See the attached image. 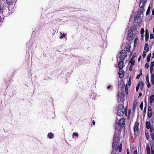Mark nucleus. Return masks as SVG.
Wrapping results in <instances>:
<instances>
[{
    "label": "nucleus",
    "mask_w": 154,
    "mask_h": 154,
    "mask_svg": "<svg viewBox=\"0 0 154 154\" xmlns=\"http://www.w3.org/2000/svg\"><path fill=\"white\" fill-rule=\"evenodd\" d=\"M119 146V134L115 133L114 136L112 145V152L114 151H117Z\"/></svg>",
    "instance_id": "f257e3e1"
},
{
    "label": "nucleus",
    "mask_w": 154,
    "mask_h": 154,
    "mask_svg": "<svg viewBox=\"0 0 154 154\" xmlns=\"http://www.w3.org/2000/svg\"><path fill=\"white\" fill-rule=\"evenodd\" d=\"M127 107H126L125 109L122 104H119L117 109V115L118 116H122L124 115L125 112L126 115L127 113Z\"/></svg>",
    "instance_id": "f03ea898"
},
{
    "label": "nucleus",
    "mask_w": 154,
    "mask_h": 154,
    "mask_svg": "<svg viewBox=\"0 0 154 154\" xmlns=\"http://www.w3.org/2000/svg\"><path fill=\"white\" fill-rule=\"evenodd\" d=\"M117 96L118 98V102H122L124 101L125 98V94L124 92L119 93Z\"/></svg>",
    "instance_id": "7ed1b4c3"
},
{
    "label": "nucleus",
    "mask_w": 154,
    "mask_h": 154,
    "mask_svg": "<svg viewBox=\"0 0 154 154\" xmlns=\"http://www.w3.org/2000/svg\"><path fill=\"white\" fill-rule=\"evenodd\" d=\"M127 52L125 50H122L120 52V59L121 60H123L126 57Z\"/></svg>",
    "instance_id": "20e7f679"
},
{
    "label": "nucleus",
    "mask_w": 154,
    "mask_h": 154,
    "mask_svg": "<svg viewBox=\"0 0 154 154\" xmlns=\"http://www.w3.org/2000/svg\"><path fill=\"white\" fill-rule=\"evenodd\" d=\"M125 119L124 118H122L119 121L118 124L121 127H123L125 125Z\"/></svg>",
    "instance_id": "39448f33"
},
{
    "label": "nucleus",
    "mask_w": 154,
    "mask_h": 154,
    "mask_svg": "<svg viewBox=\"0 0 154 154\" xmlns=\"http://www.w3.org/2000/svg\"><path fill=\"white\" fill-rule=\"evenodd\" d=\"M147 115L148 117L149 118H151L152 115L151 108L150 106H148V108Z\"/></svg>",
    "instance_id": "423d86ee"
},
{
    "label": "nucleus",
    "mask_w": 154,
    "mask_h": 154,
    "mask_svg": "<svg viewBox=\"0 0 154 154\" xmlns=\"http://www.w3.org/2000/svg\"><path fill=\"white\" fill-rule=\"evenodd\" d=\"M127 38L128 40L131 41L132 40L133 35L131 32H129L127 34Z\"/></svg>",
    "instance_id": "0eeeda50"
},
{
    "label": "nucleus",
    "mask_w": 154,
    "mask_h": 154,
    "mask_svg": "<svg viewBox=\"0 0 154 154\" xmlns=\"http://www.w3.org/2000/svg\"><path fill=\"white\" fill-rule=\"evenodd\" d=\"M124 62L123 60L120 61L118 64V67L120 69H122L123 67Z\"/></svg>",
    "instance_id": "6e6552de"
},
{
    "label": "nucleus",
    "mask_w": 154,
    "mask_h": 154,
    "mask_svg": "<svg viewBox=\"0 0 154 154\" xmlns=\"http://www.w3.org/2000/svg\"><path fill=\"white\" fill-rule=\"evenodd\" d=\"M119 74L120 78H122L124 76V71L122 70V69H120L119 71Z\"/></svg>",
    "instance_id": "1a4fd4ad"
},
{
    "label": "nucleus",
    "mask_w": 154,
    "mask_h": 154,
    "mask_svg": "<svg viewBox=\"0 0 154 154\" xmlns=\"http://www.w3.org/2000/svg\"><path fill=\"white\" fill-rule=\"evenodd\" d=\"M138 85H139V87H140V88L142 90L143 89V85H144V82L143 81H141L139 82Z\"/></svg>",
    "instance_id": "9d476101"
},
{
    "label": "nucleus",
    "mask_w": 154,
    "mask_h": 154,
    "mask_svg": "<svg viewBox=\"0 0 154 154\" xmlns=\"http://www.w3.org/2000/svg\"><path fill=\"white\" fill-rule=\"evenodd\" d=\"M15 0H6V2L8 5H10L13 4Z\"/></svg>",
    "instance_id": "9b49d317"
},
{
    "label": "nucleus",
    "mask_w": 154,
    "mask_h": 154,
    "mask_svg": "<svg viewBox=\"0 0 154 154\" xmlns=\"http://www.w3.org/2000/svg\"><path fill=\"white\" fill-rule=\"evenodd\" d=\"M149 37V34L148 30L146 29L145 31V41H148Z\"/></svg>",
    "instance_id": "f8f14e48"
},
{
    "label": "nucleus",
    "mask_w": 154,
    "mask_h": 154,
    "mask_svg": "<svg viewBox=\"0 0 154 154\" xmlns=\"http://www.w3.org/2000/svg\"><path fill=\"white\" fill-rule=\"evenodd\" d=\"M154 95L152 94V95H151L149 97V102L150 103L152 104V103L154 101Z\"/></svg>",
    "instance_id": "ddd939ff"
},
{
    "label": "nucleus",
    "mask_w": 154,
    "mask_h": 154,
    "mask_svg": "<svg viewBox=\"0 0 154 154\" xmlns=\"http://www.w3.org/2000/svg\"><path fill=\"white\" fill-rule=\"evenodd\" d=\"M147 154H150V149L149 146L147 144L146 146Z\"/></svg>",
    "instance_id": "4468645a"
},
{
    "label": "nucleus",
    "mask_w": 154,
    "mask_h": 154,
    "mask_svg": "<svg viewBox=\"0 0 154 154\" xmlns=\"http://www.w3.org/2000/svg\"><path fill=\"white\" fill-rule=\"evenodd\" d=\"M149 46L147 43H145L144 49L147 52L149 50Z\"/></svg>",
    "instance_id": "2eb2a0df"
},
{
    "label": "nucleus",
    "mask_w": 154,
    "mask_h": 154,
    "mask_svg": "<svg viewBox=\"0 0 154 154\" xmlns=\"http://www.w3.org/2000/svg\"><path fill=\"white\" fill-rule=\"evenodd\" d=\"M146 128L148 129H149L150 128V122L146 121Z\"/></svg>",
    "instance_id": "dca6fc26"
},
{
    "label": "nucleus",
    "mask_w": 154,
    "mask_h": 154,
    "mask_svg": "<svg viewBox=\"0 0 154 154\" xmlns=\"http://www.w3.org/2000/svg\"><path fill=\"white\" fill-rule=\"evenodd\" d=\"M129 63H131V66H134L135 64V62L134 60H133L132 59H131L129 61Z\"/></svg>",
    "instance_id": "f3484780"
},
{
    "label": "nucleus",
    "mask_w": 154,
    "mask_h": 154,
    "mask_svg": "<svg viewBox=\"0 0 154 154\" xmlns=\"http://www.w3.org/2000/svg\"><path fill=\"white\" fill-rule=\"evenodd\" d=\"M48 137L49 139H52L53 138L54 136L52 133H49L48 134Z\"/></svg>",
    "instance_id": "a211bd4d"
},
{
    "label": "nucleus",
    "mask_w": 154,
    "mask_h": 154,
    "mask_svg": "<svg viewBox=\"0 0 154 154\" xmlns=\"http://www.w3.org/2000/svg\"><path fill=\"white\" fill-rule=\"evenodd\" d=\"M151 82L152 84L154 85V75L152 74L151 75Z\"/></svg>",
    "instance_id": "6ab92c4d"
},
{
    "label": "nucleus",
    "mask_w": 154,
    "mask_h": 154,
    "mask_svg": "<svg viewBox=\"0 0 154 154\" xmlns=\"http://www.w3.org/2000/svg\"><path fill=\"white\" fill-rule=\"evenodd\" d=\"M151 56V54H149L147 56L146 61L147 62H149L150 60V58Z\"/></svg>",
    "instance_id": "aec40b11"
},
{
    "label": "nucleus",
    "mask_w": 154,
    "mask_h": 154,
    "mask_svg": "<svg viewBox=\"0 0 154 154\" xmlns=\"http://www.w3.org/2000/svg\"><path fill=\"white\" fill-rule=\"evenodd\" d=\"M145 4H144L143 3H142V4H141L140 5V4H139V7H140V8H142L143 11L145 10L144 9V7Z\"/></svg>",
    "instance_id": "412c9836"
},
{
    "label": "nucleus",
    "mask_w": 154,
    "mask_h": 154,
    "mask_svg": "<svg viewBox=\"0 0 154 154\" xmlns=\"http://www.w3.org/2000/svg\"><path fill=\"white\" fill-rule=\"evenodd\" d=\"M151 8L150 6H149L148 7V9L146 11V15H148L149 13V11L150 9Z\"/></svg>",
    "instance_id": "4be33fe9"
},
{
    "label": "nucleus",
    "mask_w": 154,
    "mask_h": 154,
    "mask_svg": "<svg viewBox=\"0 0 154 154\" xmlns=\"http://www.w3.org/2000/svg\"><path fill=\"white\" fill-rule=\"evenodd\" d=\"M146 1L147 0H140V5L142 3L145 4Z\"/></svg>",
    "instance_id": "5701e85b"
},
{
    "label": "nucleus",
    "mask_w": 154,
    "mask_h": 154,
    "mask_svg": "<svg viewBox=\"0 0 154 154\" xmlns=\"http://www.w3.org/2000/svg\"><path fill=\"white\" fill-rule=\"evenodd\" d=\"M134 131L135 133V132L136 131H137L138 130V127L134 126Z\"/></svg>",
    "instance_id": "b1692460"
},
{
    "label": "nucleus",
    "mask_w": 154,
    "mask_h": 154,
    "mask_svg": "<svg viewBox=\"0 0 154 154\" xmlns=\"http://www.w3.org/2000/svg\"><path fill=\"white\" fill-rule=\"evenodd\" d=\"M154 65V61H153V62H151V63L150 66V68H153Z\"/></svg>",
    "instance_id": "393cba45"
},
{
    "label": "nucleus",
    "mask_w": 154,
    "mask_h": 154,
    "mask_svg": "<svg viewBox=\"0 0 154 154\" xmlns=\"http://www.w3.org/2000/svg\"><path fill=\"white\" fill-rule=\"evenodd\" d=\"M130 47L129 46H127L126 47V49L128 52H129L130 51Z\"/></svg>",
    "instance_id": "a878e982"
},
{
    "label": "nucleus",
    "mask_w": 154,
    "mask_h": 154,
    "mask_svg": "<svg viewBox=\"0 0 154 154\" xmlns=\"http://www.w3.org/2000/svg\"><path fill=\"white\" fill-rule=\"evenodd\" d=\"M149 121L152 124L154 123V117H153L150 120H149Z\"/></svg>",
    "instance_id": "bb28decb"
},
{
    "label": "nucleus",
    "mask_w": 154,
    "mask_h": 154,
    "mask_svg": "<svg viewBox=\"0 0 154 154\" xmlns=\"http://www.w3.org/2000/svg\"><path fill=\"white\" fill-rule=\"evenodd\" d=\"M143 102H142L141 104H140V107L141 110H143Z\"/></svg>",
    "instance_id": "cd10ccee"
},
{
    "label": "nucleus",
    "mask_w": 154,
    "mask_h": 154,
    "mask_svg": "<svg viewBox=\"0 0 154 154\" xmlns=\"http://www.w3.org/2000/svg\"><path fill=\"white\" fill-rule=\"evenodd\" d=\"M144 32V30L143 28H142L140 30V33L141 34H143Z\"/></svg>",
    "instance_id": "c85d7f7f"
},
{
    "label": "nucleus",
    "mask_w": 154,
    "mask_h": 154,
    "mask_svg": "<svg viewBox=\"0 0 154 154\" xmlns=\"http://www.w3.org/2000/svg\"><path fill=\"white\" fill-rule=\"evenodd\" d=\"M137 106V105L135 104H134L133 105V110L134 111L135 110L136 106Z\"/></svg>",
    "instance_id": "c756f323"
},
{
    "label": "nucleus",
    "mask_w": 154,
    "mask_h": 154,
    "mask_svg": "<svg viewBox=\"0 0 154 154\" xmlns=\"http://www.w3.org/2000/svg\"><path fill=\"white\" fill-rule=\"evenodd\" d=\"M146 52L145 51H143L142 56H143V58H144L145 57L146 55Z\"/></svg>",
    "instance_id": "7c9ffc66"
},
{
    "label": "nucleus",
    "mask_w": 154,
    "mask_h": 154,
    "mask_svg": "<svg viewBox=\"0 0 154 154\" xmlns=\"http://www.w3.org/2000/svg\"><path fill=\"white\" fill-rule=\"evenodd\" d=\"M131 76H130V78H129V80H128V85L129 86H130L131 84Z\"/></svg>",
    "instance_id": "2f4dec72"
},
{
    "label": "nucleus",
    "mask_w": 154,
    "mask_h": 154,
    "mask_svg": "<svg viewBox=\"0 0 154 154\" xmlns=\"http://www.w3.org/2000/svg\"><path fill=\"white\" fill-rule=\"evenodd\" d=\"M151 137L153 140H154V134L153 133L151 134Z\"/></svg>",
    "instance_id": "473e14b6"
},
{
    "label": "nucleus",
    "mask_w": 154,
    "mask_h": 154,
    "mask_svg": "<svg viewBox=\"0 0 154 154\" xmlns=\"http://www.w3.org/2000/svg\"><path fill=\"white\" fill-rule=\"evenodd\" d=\"M154 37V35L151 34L150 35V39H152Z\"/></svg>",
    "instance_id": "72a5a7b5"
},
{
    "label": "nucleus",
    "mask_w": 154,
    "mask_h": 154,
    "mask_svg": "<svg viewBox=\"0 0 154 154\" xmlns=\"http://www.w3.org/2000/svg\"><path fill=\"white\" fill-rule=\"evenodd\" d=\"M146 136V138L147 140H148L149 138V136L148 134H146V133H145Z\"/></svg>",
    "instance_id": "f704fd0d"
},
{
    "label": "nucleus",
    "mask_w": 154,
    "mask_h": 154,
    "mask_svg": "<svg viewBox=\"0 0 154 154\" xmlns=\"http://www.w3.org/2000/svg\"><path fill=\"white\" fill-rule=\"evenodd\" d=\"M139 125V123L138 122H135V124H134V126H136L138 127V126Z\"/></svg>",
    "instance_id": "c9c22d12"
},
{
    "label": "nucleus",
    "mask_w": 154,
    "mask_h": 154,
    "mask_svg": "<svg viewBox=\"0 0 154 154\" xmlns=\"http://www.w3.org/2000/svg\"><path fill=\"white\" fill-rule=\"evenodd\" d=\"M146 81L147 82H149V76L148 75H147L146 76Z\"/></svg>",
    "instance_id": "e433bc0d"
},
{
    "label": "nucleus",
    "mask_w": 154,
    "mask_h": 154,
    "mask_svg": "<svg viewBox=\"0 0 154 154\" xmlns=\"http://www.w3.org/2000/svg\"><path fill=\"white\" fill-rule=\"evenodd\" d=\"M138 40V39L137 38H135L134 41V45L136 44L137 43V41Z\"/></svg>",
    "instance_id": "4c0bfd02"
},
{
    "label": "nucleus",
    "mask_w": 154,
    "mask_h": 154,
    "mask_svg": "<svg viewBox=\"0 0 154 154\" xmlns=\"http://www.w3.org/2000/svg\"><path fill=\"white\" fill-rule=\"evenodd\" d=\"M65 36V35L64 34H63L62 35V36H61L60 37V38L61 39L63 38V37H64Z\"/></svg>",
    "instance_id": "58836bf2"
},
{
    "label": "nucleus",
    "mask_w": 154,
    "mask_h": 154,
    "mask_svg": "<svg viewBox=\"0 0 154 154\" xmlns=\"http://www.w3.org/2000/svg\"><path fill=\"white\" fill-rule=\"evenodd\" d=\"M133 66H131V65L130 66L129 69V70H130V71H132V69H133Z\"/></svg>",
    "instance_id": "ea45409f"
},
{
    "label": "nucleus",
    "mask_w": 154,
    "mask_h": 154,
    "mask_svg": "<svg viewBox=\"0 0 154 154\" xmlns=\"http://www.w3.org/2000/svg\"><path fill=\"white\" fill-rule=\"evenodd\" d=\"M145 66L147 68H148L149 67V64L148 63H146L145 65Z\"/></svg>",
    "instance_id": "a19ab883"
},
{
    "label": "nucleus",
    "mask_w": 154,
    "mask_h": 154,
    "mask_svg": "<svg viewBox=\"0 0 154 154\" xmlns=\"http://www.w3.org/2000/svg\"><path fill=\"white\" fill-rule=\"evenodd\" d=\"M73 135L77 137L78 135V134L76 132H74L73 133Z\"/></svg>",
    "instance_id": "79ce46f5"
},
{
    "label": "nucleus",
    "mask_w": 154,
    "mask_h": 154,
    "mask_svg": "<svg viewBox=\"0 0 154 154\" xmlns=\"http://www.w3.org/2000/svg\"><path fill=\"white\" fill-rule=\"evenodd\" d=\"M136 53H134L133 54L132 57L131 58V59H133L136 56Z\"/></svg>",
    "instance_id": "37998d69"
},
{
    "label": "nucleus",
    "mask_w": 154,
    "mask_h": 154,
    "mask_svg": "<svg viewBox=\"0 0 154 154\" xmlns=\"http://www.w3.org/2000/svg\"><path fill=\"white\" fill-rule=\"evenodd\" d=\"M139 85H138L137 84V85L136 87V90L137 91H138L139 89Z\"/></svg>",
    "instance_id": "c03bdc74"
},
{
    "label": "nucleus",
    "mask_w": 154,
    "mask_h": 154,
    "mask_svg": "<svg viewBox=\"0 0 154 154\" xmlns=\"http://www.w3.org/2000/svg\"><path fill=\"white\" fill-rule=\"evenodd\" d=\"M151 152H152L151 154H154V150H153L152 147H151Z\"/></svg>",
    "instance_id": "a18cd8bd"
},
{
    "label": "nucleus",
    "mask_w": 154,
    "mask_h": 154,
    "mask_svg": "<svg viewBox=\"0 0 154 154\" xmlns=\"http://www.w3.org/2000/svg\"><path fill=\"white\" fill-rule=\"evenodd\" d=\"M148 83V84L147 85V86H148V88H149L150 86V83H149V82H147Z\"/></svg>",
    "instance_id": "49530a36"
},
{
    "label": "nucleus",
    "mask_w": 154,
    "mask_h": 154,
    "mask_svg": "<svg viewBox=\"0 0 154 154\" xmlns=\"http://www.w3.org/2000/svg\"><path fill=\"white\" fill-rule=\"evenodd\" d=\"M146 106L144 107V110H143V113H145L146 112Z\"/></svg>",
    "instance_id": "de8ad7c7"
},
{
    "label": "nucleus",
    "mask_w": 154,
    "mask_h": 154,
    "mask_svg": "<svg viewBox=\"0 0 154 154\" xmlns=\"http://www.w3.org/2000/svg\"><path fill=\"white\" fill-rule=\"evenodd\" d=\"M122 148H121V146H119V151L120 152L122 151Z\"/></svg>",
    "instance_id": "09e8293b"
},
{
    "label": "nucleus",
    "mask_w": 154,
    "mask_h": 154,
    "mask_svg": "<svg viewBox=\"0 0 154 154\" xmlns=\"http://www.w3.org/2000/svg\"><path fill=\"white\" fill-rule=\"evenodd\" d=\"M142 74V70H140V74H139V75H140V76H141Z\"/></svg>",
    "instance_id": "8fccbe9b"
},
{
    "label": "nucleus",
    "mask_w": 154,
    "mask_h": 154,
    "mask_svg": "<svg viewBox=\"0 0 154 154\" xmlns=\"http://www.w3.org/2000/svg\"><path fill=\"white\" fill-rule=\"evenodd\" d=\"M142 95V93H140L139 94V96H138V98L140 97Z\"/></svg>",
    "instance_id": "3c124183"
},
{
    "label": "nucleus",
    "mask_w": 154,
    "mask_h": 154,
    "mask_svg": "<svg viewBox=\"0 0 154 154\" xmlns=\"http://www.w3.org/2000/svg\"><path fill=\"white\" fill-rule=\"evenodd\" d=\"M140 75H138L137 76L136 78L137 79H138L140 78Z\"/></svg>",
    "instance_id": "603ef678"
},
{
    "label": "nucleus",
    "mask_w": 154,
    "mask_h": 154,
    "mask_svg": "<svg viewBox=\"0 0 154 154\" xmlns=\"http://www.w3.org/2000/svg\"><path fill=\"white\" fill-rule=\"evenodd\" d=\"M150 68V73H152V70H153V68Z\"/></svg>",
    "instance_id": "864d4df0"
},
{
    "label": "nucleus",
    "mask_w": 154,
    "mask_h": 154,
    "mask_svg": "<svg viewBox=\"0 0 154 154\" xmlns=\"http://www.w3.org/2000/svg\"><path fill=\"white\" fill-rule=\"evenodd\" d=\"M111 86H112L111 85H108L107 87V88L108 89H109L111 87Z\"/></svg>",
    "instance_id": "5fc2aeb1"
},
{
    "label": "nucleus",
    "mask_w": 154,
    "mask_h": 154,
    "mask_svg": "<svg viewBox=\"0 0 154 154\" xmlns=\"http://www.w3.org/2000/svg\"><path fill=\"white\" fill-rule=\"evenodd\" d=\"M117 151H114L113 152H112V154H116V153H115V152H116Z\"/></svg>",
    "instance_id": "6e6d98bb"
},
{
    "label": "nucleus",
    "mask_w": 154,
    "mask_h": 154,
    "mask_svg": "<svg viewBox=\"0 0 154 154\" xmlns=\"http://www.w3.org/2000/svg\"><path fill=\"white\" fill-rule=\"evenodd\" d=\"M150 128V132L152 133L153 129L152 128Z\"/></svg>",
    "instance_id": "4d7b16f0"
},
{
    "label": "nucleus",
    "mask_w": 154,
    "mask_h": 154,
    "mask_svg": "<svg viewBox=\"0 0 154 154\" xmlns=\"http://www.w3.org/2000/svg\"><path fill=\"white\" fill-rule=\"evenodd\" d=\"M141 57V56H140V57L138 59V61L139 62L140 61Z\"/></svg>",
    "instance_id": "13d9d810"
},
{
    "label": "nucleus",
    "mask_w": 154,
    "mask_h": 154,
    "mask_svg": "<svg viewBox=\"0 0 154 154\" xmlns=\"http://www.w3.org/2000/svg\"><path fill=\"white\" fill-rule=\"evenodd\" d=\"M127 154H129V151H128V149H127Z\"/></svg>",
    "instance_id": "bf43d9fd"
},
{
    "label": "nucleus",
    "mask_w": 154,
    "mask_h": 154,
    "mask_svg": "<svg viewBox=\"0 0 154 154\" xmlns=\"http://www.w3.org/2000/svg\"><path fill=\"white\" fill-rule=\"evenodd\" d=\"M92 124L93 125H94L95 124V122L94 120H93L92 122Z\"/></svg>",
    "instance_id": "052dcab7"
},
{
    "label": "nucleus",
    "mask_w": 154,
    "mask_h": 154,
    "mask_svg": "<svg viewBox=\"0 0 154 154\" xmlns=\"http://www.w3.org/2000/svg\"><path fill=\"white\" fill-rule=\"evenodd\" d=\"M141 38L142 39H143V34H141Z\"/></svg>",
    "instance_id": "680f3d73"
},
{
    "label": "nucleus",
    "mask_w": 154,
    "mask_h": 154,
    "mask_svg": "<svg viewBox=\"0 0 154 154\" xmlns=\"http://www.w3.org/2000/svg\"><path fill=\"white\" fill-rule=\"evenodd\" d=\"M119 146H121V148H122V144L121 143L119 145Z\"/></svg>",
    "instance_id": "e2e57ef3"
},
{
    "label": "nucleus",
    "mask_w": 154,
    "mask_h": 154,
    "mask_svg": "<svg viewBox=\"0 0 154 154\" xmlns=\"http://www.w3.org/2000/svg\"><path fill=\"white\" fill-rule=\"evenodd\" d=\"M120 82H122V83L123 82V81L122 80L121 81H120Z\"/></svg>",
    "instance_id": "0e129e2a"
},
{
    "label": "nucleus",
    "mask_w": 154,
    "mask_h": 154,
    "mask_svg": "<svg viewBox=\"0 0 154 154\" xmlns=\"http://www.w3.org/2000/svg\"><path fill=\"white\" fill-rule=\"evenodd\" d=\"M130 111H131V110H129V111H128L129 112H130Z\"/></svg>",
    "instance_id": "69168bd1"
},
{
    "label": "nucleus",
    "mask_w": 154,
    "mask_h": 154,
    "mask_svg": "<svg viewBox=\"0 0 154 154\" xmlns=\"http://www.w3.org/2000/svg\"><path fill=\"white\" fill-rule=\"evenodd\" d=\"M120 85H119V84H118V85L119 86H120Z\"/></svg>",
    "instance_id": "338daca9"
},
{
    "label": "nucleus",
    "mask_w": 154,
    "mask_h": 154,
    "mask_svg": "<svg viewBox=\"0 0 154 154\" xmlns=\"http://www.w3.org/2000/svg\"><path fill=\"white\" fill-rule=\"evenodd\" d=\"M125 91H126V88H125Z\"/></svg>",
    "instance_id": "774afa93"
}]
</instances>
